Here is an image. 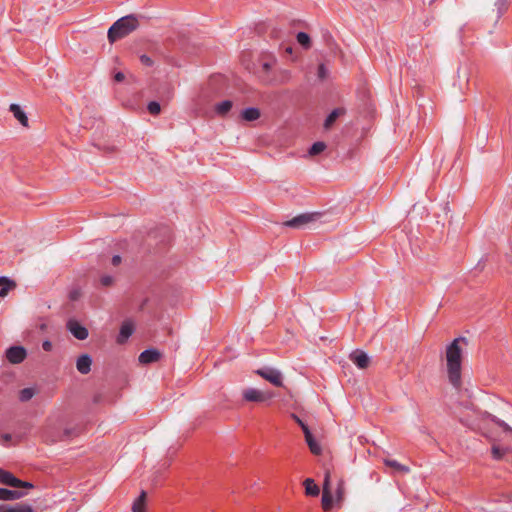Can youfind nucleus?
I'll use <instances>...</instances> for the list:
<instances>
[{"label": "nucleus", "instance_id": "f8f14e48", "mask_svg": "<svg viewBox=\"0 0 512 512\" xmlns=\"http://www.w3.org/2000/svg\"><path fill=\"white\" fill-rule=\"evenodd\" d=\"M243 398L248 402H264L269 396L256 388H248L243 391Z\"/></svg>", "mask_w": 512, "mask_h": 512}, {"label": "nucleus", "instance_id": "4c0bfd02", "mask_svg": "<svg viewBox=\"0 0 512 512\" xmlns=\"http://www.w3.org/2000/svg\"><path fill=\"white\" fill-rule=\"evenodd\" d=\"M42 348L46 352H50L53 348L52 342L50 340H44L42 343Z\"/></svg>", "mask_w": 512, "mask_h": 512}, {"label": "nucleus", "instance_id": "bb28decb", "mask_svg": "<svg viewBox=\"0 0 512 512\" xmlns=\"http://www.w3.org/2000/svg\"><path fill=\"white\" fill-rule=\"evenodd\" d=\"M297 42L304 48L309 49L311 46L310 36L306 32H298L296 35Z\"/></svg>", "mask_w": 512, "mask_h": 512}, {"label": "nucleus", "instance_id": "79ce46f5", "mask_svg": "<svg viewBox=\"0 0 512 512\" xmlns=\"http://www.w3.org/2000/svg\"><path fill=\"white\" fill-rule=\"evenodd\" d=\"M101 398H102L101 394H96V395H94V397H93V402H94L95 404H98V403H100V402H101Z\"/></svg>", "mask_w": 512, "mask_h": 512}, {"label": "nucleus", "instance_id": "f257e3e1", "mask_svg": "<svg viewBox=\"0 0 512 512\" xmlns=\"http://www.w3.org/2000/svg\"><path fill=\"white\" fill-rule=\"evenodd\" d=\"M467 343L465 337L455 338L446 348L447 374L451 385L458 389L461 386L462 349L459 343Z\"/></svg>", "mask_w": 512, "mask_h": 512}, {"label": "nucleus", "instance_id": "39448f33", "mask_svg": "<svg viewBox=\"0 0 512 512\" xmlns=\"http://www.w3.org/2000/svg\"><path fill=\"white\" fill-rule=\"evenodd\" d=\"M0 484L12 487V488H25L33 489L34 484L32 482L23 481L17 478L13 473L3 468H0Z\"/></svg>", "mask_w": 512, "mask_h": 512}, {"label": "nucleus", "instance_id": "a878e982", "mask_svg": "<svg viewBox=\"0 0 512 512\" xmlns=\"http://www.w3.org/2000/svg\"><path fill=\"white\" fill-rule=\"evenodd\" d=\"M232 106V101L224 100L216 105L215 111L218 115H225L231 110Z\"/></svg>", "mask_w": 512, "mask_h": 512}, {"label": "nucleus", "instance_id": "473e14b6", "mask_svg": "<svg viewBox=\"0 0 512 512\" xmlns=\"http://www.w3.org/2000/svg\"><path fill=\"white\" fill-rule=\"evenodd\" d=\"M317 76L320 80H324L328 76V70L324 64L318 66Z\"/></svg>", "mask_w": 512, "mask_h": 512}, {"label": "nucleus", "instance_id": "a19ab883", "mask_svg": "<svg viewBox=\"0 0 512 512\" xmlns=\"http://www.w3.org/2000/svg\"><path fill=\"white\" fill-rule=\"evenodd\" d=\"M290 72L288 70L282 71V82L289 80Z\"/></svg>", "mask_w": 512, "mask_h": 512}, {"label": "nucleus", "instance_id": "20e7f679", "mask_svg": "<svg viewBox=\"0 0 512 512\" xmlns=\"http://www.w3.org/2000/svg\"><path fill=\"white\" fill-rule=\"evenodd\" d=\"M320 217L321 213L319 212L302 213L284 222V225L290 228L303 229L309 227L310 224L318 221Z\"/></svg>", "mask_w": 512, "mask_h": 512}, {"label": "nucleus", "instance_id": "4be33fe9", "mask_svg": "<svg viewBox=\"0 0 512 512\" xmlns=\"http://www.w3.org/2000/svg\"><path fill=\"white\" fill-rule=\"evenodd\" d=\"M242 117L246 121H255L260 117V111L256 107H248L242 111Z\"/></svg>", "mask_w": 512, "mask_h": 512}, {"label": "nucleus", "instance_id": "c03bdc74", "mask_svg": "<svg viewBox=\"0 0 512 512\" xmlns=\"http://www.w3.org/2000/svg\"><path fill=\"white\" fill-rule=\"evenodd\" d=\"M70 299L71 300H76L77 299V293L76 292H71L70 293Z\"/></svg>", "mask_w": 512, "mask_h": 512}, {"label": "nucleus", "instance_id": "5701e85b", "mask_svg": "<svg viewBox=\"0 0 512 512\" xmlns=\"http://www.w3.org/2000/svg\"><path fill=\"white\" fill-rule=\"evenodd\" d=\"M484 418L491 420L497 426L501 427L505 432H512V427H510L505 421L501 420L495 415H492L488 412L483 414Z\"/></svg>", "mask_w": 512, "mask_h": 512}, {"label": "nucleus", "instance_id": "2f4dec72", "mask_svg": "<svg viewBox=\"0 0 512 512\" xmlns=\"http://www.w3.org/2000/svg\"><path fill=\"white\" fill-rule=\"evenodd\" d=\"M506 2H507V0H496L495 7L497 8L498 18L501 17L503 15V13L505 12L506 7H507Z\"/></svg>", "mask_w": 512, "mask_h": 512}, {"label": "nucleus", "instance_id": "e433bc0d", "mask_svg": "<svg viewBox=\"0 0 512 512\" xmlns=\"http://www.w3.org/2000/svg\"><path fill=\"white\" fill-rule=\"evenodd\" d=\"M292 418L301 427L303 433H305V429H309L308 425L304 423L296 414H292Z\"/></svg>", "mask_w": 512, "mask_h": 512}, {"label": "nucleus", "instance_id": "6ab92c4d", "mask_svg": "<svg viewBox=\"0 0 512 512\" xmlns=\"http://www.w3.org/2000/svg\"><path fill=\"white\" fill-rule=\"evenodd\" d=\"M346 112V110L344 108H335L333 109L329 114L328 116L326 117L325 121H324V129L328 130L332 127V125L334 124V122L336 121V119L341 116V115H344Z\"/></svg>", "mask_w": 512, "mask_h": 512}, {"label": "nucleus", "instance_id": "58836bf2", "mask_svg": "<svg viewBox=\"0 0 512 512\" xmlns=\"http://www.w3.org/2000/svg\"><path fill=\"white\" fill-rule=\"evenodd\" d=\"M125 79V75L123 72L118 71L114 74V80L116 82H122Z\"/></svg>", "mask_w": 512, "mask_h": 512}, {"label": "nucleus", "instance_id": "9b49d317", "mask_svg": "<svg viewBox=\"0 0 512 512\" xmlns=\"http://www.w3.org/2000/svg\"><path fill=\"white\" fill-rule=\"evenodd\" d=\"M349 358L359 369L367 368L370 362L369 355L366 352L359 349L351 352Z\"/></svg>", "mask_w": 512, "mask_h": 512}, {"label": "nucleus", "instance_id": "2eb2a0df", "mask_svg": "<svg viewBox=\"0 0 512 512\" xmlns=\"http://www.w3.org/2000/svg\"><path fill=\"white\" fill-rule=\"evenodd\" d=\"M92 357L89 354H82L76 360V368L81 374H88L91 371Z\"/></svg>", "mask_w": 512, "mask_h": 512}, {"label": "nucleus", "instance_id": "423d86ee", "mask_svg": "<svg viewBox=\"0 0 512 512\" xmlns=\"http://www.w3.org/2000/svg\"><path fill=\"white\" fill-rule=\"evenodd\" d=\"M256 374L269 381L276 387L283 386V375L280 370L272 367H263L256 370Z\"/></svg>", "mask_w": 512, "mask_h": 512}, {"label": "nucleus", "instance_id": "f03ea898", "mask_svg": "<svg viewBox=\"0 0 512 512\" xmlns=\"http://www.w3.org/2000/svg\"><path fill=\"white\" fill-rule=\"evenodd\" d=\"M139 26L138 18L134 14H129L115 21L108 30V40L114 43L135 31Z\"/></svg>", "mask_w": 512, "mask_h": 512}, {"label": "nucleus", "instance_id": "c756f323", "mask_svg": "<svg viewBox=\"0 0 512 512\" xmlns=\"http://www.w3.org/2000/svg\"><path fill=\"white\" fill-rule=\"evenodd\" d=\"M147 110L151 115L157 116L161 112V105L158 101H150L147 105Z\"/></svg>", "mask_w": 512, "mask_h": 512}, {"label": "nucleus", "instance_id": "7ed1b4c3", "mask_svg": "<svg viewBox=\"0 0 512 512\" xmlns=\"http://www.w3.org/2000/svg\"><path fill=\"white\" fill-rule=\"evenodd\" d=\"M157 239H159V241L156 242V252L161 253L165 250L166 246L171 242L172 233L170 228L167 226H162L151 231L148 234L149 245H151L150 241Z\"/></svg>", "mask_w": 512, "mask_h": 512}, {"label": "nucleus", "instance_id": "ea45409f", "mask_svg": "<svg viewBox=\"0 0 512 512\" xmlns=\"http://www.w3.org/2000/svg\"><path fill=\"white\" fill-rule=\"evenodd\" d=\"M121 256L120 255H114L111 259V263L113 266H118L121 263Z\"/></svg>", "mask_w": 512, "mask_h": 512}, {"label": "nucleus", "instance_id": "de8ad7c7", "mask_svg": "<svg viewBox=\"0 0 512 512\" xmlns=\"http://www.w3.org/2000/svg\"><path fill=\"white\" fill-rule=\"evenodd\" d=\"M4 438H5L6 440H9V439L11 438V436H10L9 434H6V435L4 436Z\"/></svg>", "mask_w": 512, "mask_h": 512}, {"label": "nucleus", "instance_id": "7c9ffc66", "mask_svg": "<svg viewBox=\"0 0 512 512\" xmlns=\"http://www.w3.org/2000/svg\"><path fill=\"white\" fill-rule=\"evenodd\" d=\"M507 449L500 448L499 446L494 445L492 447V457L495 460H501L503 456L505 455Z\"/></svg>", "mask_w": 512, "mask_h": 512}, {"label": "nucleus", "instance_id": "72a5a7b5", "mask_svg": "<svg viewBox=\"0 0 512 512\" xmlns=\"http://www.w3.org/2000/svg\"><path fill=\"white\" fill-rule=\"evenodd\" d=\"M114 278L110 275H103L100 278V283L102 286L109 287L113 284Z\"/></svg>", "mask_w": 512, "mask_h": 512}, {"label": "nucleus", "instance_id": "4468645a", "mask_svg": "<svg viewBox=\"0 0 512 512\" xmlns=\"http://www.w3.org/2000/svg\"><path fill=\"white\" fill-rule=\"evenodd\" d=\"M80 432H81V428L79 426L66 427L57 436L52 438V442L71 440L72 438L78 436L80 434Z\"/></svg>", "mask_w": 512, "mask_h": 512}, {"label": "nucleus", "instance_id": "1a4fd4ad", "mask_svg": "<svg viewBox=\"0 0 512 512\" xmlns=\"http://www.w3.org/2000/svg\"><path fill=\"white\" fill-rule=\"evenodd\" d=\"M162 357L161 352L156 348H148L142 351L138 357L141 364L147 365L159 361Z\"/></svg>", "mask_w": 512, "mask_h": 512}, {"label": "nucleus", "instance_id": "9d476101", "mask_svg": "<svg viewBox=\"0 0 512 512\" xmlns=\"http://www.w3.org/2000/svg\"><path fill=\"white\" fill-rule=\"evenodd\" d=\"M135 326L131 320H125L120 327L119 334L116 338L118 344H124L129 337L134 333Z\"/></svg>", "mask_w": 512, "mask_h": 512}, {"label": "nucleus", "instance_id": "393cba45", "mask_svg": "<svg viewBox=\"0 0 512 512\" xmlns=\"http://www.w3.org/2000/svg\"><path fill=\"white\" fill-rule=\"evenodd\" d=\"M305 492L310 496H317L319 494V487L315 484L314 480L311 478H307L304 481Z\"/></svg>", "mask_w": 512, "mask_h": 512}, {"label": "nucleus", "instance_id": "dca6fc26", "mask_svg": "<svg viewBox=\"0 0 512 512\" xmlns=\"http://www.w3.org/2000/svg\"><path fill=\"white\" fill-rule=\"evenodd\" d=\"M0 512H34V509L30 504L25 503L0 504Z\"/></svg>", "mask_w": 512, "mask_h": 512}, {"label": "nucleus", "instance_id": "6e6552de", "mask_svg": "<svg viewBox=\"0 0 512 512\" xmlns=\"http://www.w3.org/2000/svg\"><path fill=\"white\" fill-rule=\"evenodd\" d=\"M66 328L78 340H85L89 335L88 329L75 319H69Z\"/></svg>", "mask_w": 512, "mask_h": 512}, {"label": "nucleus", "instance_id": "b1692460", "mask_svg": "<svg viewBox=\"0 0 512 512\" xmlns=\"http://www.w3.org/2000/svg\"><path fill=\"white\" fill-rule=\"evenodd\" d=\"M321 502L324 510L331 509L333 504V497L331 492L327 489L326 485L324 486L323 489Z\"/></svg>", "mask_w": 512, "mask_h": 512}, {"label": "nucleus", "instance_id": "412c9836", "mask_svg": "<svg viewBox=\"0 0 512 512\" xmlns=\"http://www.w3.org/2000/svg\"><path fill=\"white\" fill-rule=\"evenodd\" d=\"M147 493L142 490L137 499L133 502V512H145Z\"/></svg>", "mask_w": 512, "mask_h": 512}, {"label": "nucleus", "instance_id": "f704fd0d", "mask_svg": "<svg viewBox=\"0 0 512 512\" xmlns=\"http://www.w3.org/2000/svg\"><path fill=\"white\" fill-rule=\"evenodd\" d=\"M386 465H389V466H392V467H395L397 468L398 470H402V471H408V468L403 466L402 464L398 463L397 461L395 460H386L385 461Z\"/></svg>", "mask_w": 512, "mask_h": 512}, {"label": "nucleus", "instance_id": "a18cd8bd", "mask_svg": "<svg viewBox=\"0 0 512 512\" xmlns=\"http://www.w3.org/2000/svg\"><path fill=\"white\" fill-rule=\"evenodd\" d=\"M286 52H288V53H292V47H290V46H289V47H287V48H286Z\"/></svg>", "mask_w": 512, "mask_h": 512}, {"label": "nucleus", "instance_id": "37998d69", "mask_svg": "<svg viewBox=\"0 0 512 512\" xmlns=\"http://www.w3.org/2000/svg\"><path fill=\"white\" fill-rule=\"evenodd\" d=\"M262 67H263V69H264L265 71H268V70L270 69L271 65H270L268 62H264V63L262 64Z\"/></svg>", "mask_w": 512, "mask_h": 512}, {"label": "nucleus", "instance_id": "ddd939ff", "mask_svg": "<svg viewBox=\"0 0 512 512\" xmlns=\"http://www.w3.org/2000/svg\"><path fill=\"white\" fill-rule=\"evenodd\" d=\"M18 489L19 488H15L13 490L7 488H0V500L14 501L23 498L24 496L27 495L26 491Z\"/></svg>", "mask_w": 512, "mask_h": 512}, {"label": "nucleus", "instance_id": "aec40b11", "mask_svg": "<svg viewBox=\"0 0 512 512\" xmlns=\"http://www.w3.org/2000/svg\"><path fill=\"white\" fill-rule=\"evenodd\" d=\"M16 287V283L8 277H0V297H5L8 292Z\"/></svg>", "mask_w": 512, "mask_h": 512}, {"label": "nucleus", "instance_id": "c85d7f7f", "mask_svg": "<svg viewBox=\"0 0 512 512\" xmlns=\"http://www.w3.org/2000/svg\"><path fill=\"white\" fill-rule=\"evenodd\" d=\"M34 394L35 391L33 388H24L19 392V400L21 402H27L34 396Z\"/></svg>", "mask_w": 512, "mask_h": 512}, {"label": "nucleus", "instance_id": "cd10ccee", "mask_svg": "<svg viewBox=\"0 0 512 512\" xmlns=\"http://www.w3.org/2000/svg\"><path fill=\"white\" fill-rule=\"evenodd\" d=\"M325 148H326V144L324 142L317 141V142L312 144V146L310 147L308 153L311 156H315V155H318L321 152H323L325 150Z\"/></svg>", "mask_w": 512, "mask_h": 512}, {"label": "nucleus", "instance_id": "c9c22d12", "mask_svg": "<svg viewBox=\"0 0 512 512\" xmlns=\"http://www.w3.org/2000/svg\"><path fill=\"white\" fill-rule=\"evenodd\" d=\"M140 61H141V63H142L143 65H145V66H147V67H151V66H153V64H154V61L152 60V58H151V57H149V56H148V55H146V54H142V55L140 56Z\"/></svg>", "mask_w": 512, "mask_h": 512}, {"label": "nucleus", "instance_id": "a211bd4d", "mask_svg": "<svg viewBox=\"0 0 512 512\" xmlns=\"http://www.w3.org/2000/svg\"><path fill=\"white\" fill-rule=\"evenodd\" d=\"M9 110L21 125L28 126V117L18 104H11Z\"/></svg>", "mask_w": 512, "mask_h": 512}, {"label": "nucleus", "instance_id": "0eeeda50", "mask_svg": "<svg viewBox=\"0 0 512 512\" xmlns=\"http://www.w3.org/2000/svg\"><path fill=\"white\" fill-rule=\"evenodd\" d=\"M5 356L11 364H20L26 359L27 350L23 346L13 345L6 350Z\"/></svg>", "mask_w": 512, "mask_h": 512}, {"label": "nucleus", "instance_id": "f3484780", "mask_svg": "<svg viewBox=\"0 0 512 512\" xmlns=\"http://www.w3.org/2000/svg\"><path fill=\"white\" fill-rule=\"evenodd\" d=\"M304 436H305V441H306L310 451L316 455L320 454L322 451L321 446L316 441V439L313 436V434L311 433L310 429H305Z\"/></svg>", "mask_w": 512, "mask_h": 512}, {"label": "nucleus", "instance_id": "49530a36", "mask_svg": "<svg viewBox=\"0 0 512 512\" xmlns=\"http://www.w3.org/2000/svg\"><path fill=\"white\" fill-rule=\"evenodd\" d=\"M40 328H41V330H45V329H46V324H44V323H43V324H41V325H40Z\"/></svg>", "mask_w": 512, "mask_h": 512}]
</instances>
